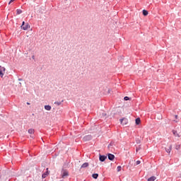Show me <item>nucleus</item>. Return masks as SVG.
Returning <instances> with one entry per match:
<instances>
[{"mask_svg":"<svg viewBox=\"0 0 181 181\" xmlns=\"http://www.w3.org/2000/svg\"><path fill=\"white\" fill-rule=\"evenodd\" d=\"M15 0H11L8 3V4L10 5V4H12V2H13Z\"/></svg>","mask_w":181,"mask_h":181,"instance_id":"nucleus-24","label":"nucleus"},{"mask_svg":"<svg viewBox=\"0 0 181 181\" xmlns=\"http://www.w3.org/2000/svg\"><path fill=\"white\" fill-rule=\"evenodd\" d=\"M90 139H91V138L88 136L83 137V141H84V142H87V141H90Z\"/></svg>","mask_w":181,"mask_h":181,"instance_id":"nucleus-10","label":"nucleus"},{"mask_svg":"<svg viewBox=\"0 0 181 181\" xmlns=\"http://www.w3.org/2000/svg\"><path fill=\"white\" fill-rule=\"evenodd\" d=\"M140 122H141V119L136 118V125H139Z\"/></svg>","mask_w":181,"mask_h":181,"instance_id":"nucleus-13","label":"nucleus"},{"mask_svg":"<svg viewBox=\"0 0 181 181\" xmlns=\"http://www.w3.org/2000/svg\"><path fill=\"white\" fill-rule=\"evenodd\" d=\"M88 166V163H85L81 165V168H87Z\"/></svg>","mask_w":181,"mask_h":181,"instance_id":"nucleus-16","label":"nucleus"},{"mask_svg":"<svg viewBox=\"0 0 181 181\" xmlns=\"http://www.w3.org/2000/svg\"><path fill=\"white\" fill-rule=\"evenodd\" d=\"M27 104H28V105H30V103H27Z\"/></svg>","mask_w":181,"mask_h":181,"instance_id":"nucleus-29","label":"nucleus"},{"mask_svg":"<svg viewBox=\"0 0 181 181\" xmlns=\"http://www.w3.org/2000/svg\"><path fill=\"white\" fill-rule=\"evenodd\" d=\"M5 74V67L0 66V77L3 78Z\"/></svg>","mask_w":181,"mask_h":181,"instance_id":"nucleus-1","label":"nucleus"},{"mask_svg":"<svg viewBox=\"0 0 181 181\" xmlns=\"http://www.w3.org/2000/svg\"><path fill=\"white\" fill-rule=\"evenodd\" d=\"M175 118H177V115H175Z\"/></svg>","mask_w":181,"mask_h":181,"instance_id":"nucleus-31","label":"nucleus"},{"mask_svg":"<svg viewBox=\"0 0 181 181\" xmlns=\"http://www.w3.org/2000/svg\"><path fill=\"white\" fill-rule=\"evenodd\" d=\"M92 177H93V179H97L98 177V174H93Z\"/></svg>","mask_w":181,"mask_h":181,"instance_id":"nucleus-15","label":"nucleus"},{"mask_svg":"<svg viewBox=\"0 0 181 181\" xmlns=\"http://www.w3.org/2000/svg\"><path fill=\"white\" fill-rule=\"evenodd\" d=\"M124 100V101H128L129 100V97L125 96Z\"/></svg>","mask_w":181,"mask_h":181,"instance_id":"nucleus-21","label":"nucleus"},{"mask_svg":"<svg viewBox=\"0 0 181 181\" xmlns=\"http://www.w3.org/2000/svg\"><path fill=\"white\" fill-rule=\"evenodd\" d=\"M29 28H30V25H29L28 23H26L24 26L21 25V29H23V30H28Z\"/></svg>","mask_w":181,"mask_h":181,"instance_id":"nucleus-3","label":"nucleus"},{"mask_svg":"<svg viewBox=\"0 0 181 181\" xmlns=\"http://www.w3.org/2000/svg\"><path fill=\"white\" fill-rule=\"evenodd\" d=\"M156 180V177L153 176L148 179V181H155Z\"/></svg>","mask_w":181,"mask_h":181,"instance_id":"nucleus-12","label":"nucleus"},{"mask_svg":"<svg viewBox=\"0 0 181 181\" xmlns=\"http://www.w3.org/2000/svg\"><path fill=\"white\" fill-rule=\"evenodd\" d=\"M32 59H35V56L34 55L32 56Z\"/></svg>","mask_w":181,"mask_h":181,"instance_id":"nucleus-26","label":"nucleus"},{"mask_svg":"<svg viewBox=\"0 0 181 181\" xmlns=\"http://www.w3.org/2000/svg\"><path fill=\"white\" fill-rule=\"evenodd\" d=\"M45 110H46L47 111H50V110H52V106L50 105H45Z\"/></svg>","mask_w":181,"mask_h":181,"instance_id":"nucleus-8","label":"nucleus"},{"mask_svg":"<svg viewBox=\"0 0 181 181\" xmlns=\"http://www.w3.org/2000/svg\"><path fill=\"white\" fill-rule=\"evenodd\" d=\"M122 169V167H121V166H118L117 168V172H121V170Z\"/></svg>","mask_w":181,"mask_h":181,"instance_id":"nucleus-18","label":"nucleus"},{"mask_svg":"<svg viewBox=\"0 0 181 181\" xmlns=\"http://www.w3.org/2000/svg\"><path fill=\"white\" fill-rule=\"evenodd\" d=\"M18 81H22V78H18Z\"/></svg>","mask_w":181,"mask_h":181,"instance_id":"nucleus-27","label":"nucleus"},{"mask_svg":"<svg viewBox=\"0 0 181 181\" xmlns=\"http://www.w3.org/2000/svg\"><path fill=\"white\" fill-rule=\"evenodd\" d=\"M109 93H111V90H109Z\"/></svg>","mask_w":181,"mask_h":181,"instance_id":"nucleus-32","label":"nucleus"},{"mask_svg":"<svg viewBox=\"0 0 181 181\" xmlns=\"http://www.w3.org/2000/svg\"><path fill=\"white\" fill-rule=\"evenodd\" d=\"M54 104L56 105H62V102H55Z\"/></svg>","mask_w":181,"mask_h":181,"instance_id":"nucleus-20","label":"nucleus"},{"mask_svg":"<svg viewBox=\"0 0 181 181\" xmlns=\"http://www.w3.org/2000/svg\"><path fill=\"white\" fill-rule=\"evenodd\" d=\"M165 151L168 153H170V151H172V146H169L168 148H165Z\"/></svg>","mask_w":181,"mask_h":181,"instance_id":"nucleus-7","label":"nucleus"},{"mask_svg":"<svg viewBox=\"0 0 181 181\" xmlns=\"http://www.w3.org/2000/svg\"><path fill=\"white\" fill-rule=\"evenodd\" d=\"M179 148V146H177V147H176V149H177Z\"/></svg>","mask_w":181,"mask_h":181,"instance_id":"nucleus-30","label":"nucleus"},{"mask_svg":"<svg viewBox=\"0 0 181 181\" xmlns=\"http://www.w3.org/2000/svg\"><path fill=\"white\" fill-rule=\"evenodd\" d=\"M143 15H144V16H147V15H148V11H146V10H143Z\"/></svg>","mask_w":181,"mask_h":181,"instance_id":"nucleus-14","label":"nucleus"},{"mask_svg":"<svg viewBox=\"0 0 181 181\" xmlns=\"http://www.w3.org/2000/svg\"><path fill=\"white\" fill-rule=\"evenodd\" d=\"M108 159L109 160H114V159H115V156H114V154L109 153Z\"/></svg>","mask_w":181,"mask_h":181,"instance_id":"nucleus-4","label":"nucleus"},{"mask_svg":"<svg viewBox=\"0 0 181 181\" xmlns=\"http://www.w3.org/2000/svg\"><path fill=\"white\" fill-rule=\"evenodd\" d=\"M24 25H25V21H23L21 26H24Z\"/></svg>","mask_w":181,"mask_h":181,"instance_id":"nucleus-25","label":"nucleus"},{"mask_svg":"<svg viewBox=\"0 0 181 181\" xmlns=\"http://www.w3.org/2000/svg\"><path fill=\"white\" fill-rule=\"evenodd\" d=\"M16 12H17V15H21V13H22V10L17 9Z\"/></svg>","mask_w":181,"mask_h":181,"instance_id":"nucleus-17","label":"nucleus"},{"mask_svg":"<svg viewBox=\"0 0 181 181\" xmlns=\"http://www.w3.org/2000/svg\"><path fill=\"white\" fill-rule=\"evenodd\" d=\"M173 132L174 135H177V131H173Z\"/></svg>","mask_w":181,"mask_h":181,"instance_id":"nucleus-23","label":"nucleus"},{"mask_svg":"<svg viewBox=\"0 0 181 181\" xmlns=\"http://www.w3.org/2000/svg\"><path fill=\"white\" fill-rule=\"evenodd\" d=\"M102 117H103V118L107 117V113L102 112Z\"/></svg>","mask_w":181,"mask_h":181,"instance_id":"nucleus-19","label":"nucleus"},{"mask_svg":"<svg viewBox=\"0 0 181 181\" xmlns=\"http://www.w3.org/2000/svg\"><path fill=\"white\" fill-rule=\"evenodd\" d=\"M105 159H107V156L101 155L99 156V160H100V162H104Z\"/></svg>","mask_w":181,"mask_h":181,"instance_id":"nucleus-5","label":"nucleus"},{"mask_svg":"<svg viewBox=\"0 0 181 181\" xmlns=\"http://www.w3.org/2000/svg\"><path fill=\"white\" fill-rule=\"evenodd\" d=\"M28 134H30V135H32L33 134H35V129H28Z\"/></svg>","mask_w":181,"mask_h":181,"instance_id":"nucleus-11","label":"nucleus"},{"mask_svg":"<svg viewBox=\"0 0 181 181\" xmlns=\"http://www.w3.org/2000/svg\"><path fill=\"white\" fill-rule=\"evenodd\" d=\"M127 119H120V122H121V124H123V125H125L127 124Z\"/></svg>","mask_w":181,"mask_h":181,"instance_id":"nucleus-9","label":"nucleus"},{"mask_svg":"<svg viewBox=\"0 0 181 181\" xmlns=\"http://www.w3.org/2000/svg\"><path fill=\"white\" fill-rule=\"evenodd\" d=\"M62 177H66V176H69V171H67V170H62Z\"/></svg>","mask_w":181,"mask_h":181,"instance_id":"nucleus-2","label":"nucleus"},{"mask_svg":"<svg viewBox=\"0 0 181 181\" xmlns=\"http://www.w3.org/2000/svg\"><path fill=\"white\" fill-rule=\"evenodd\" d=\"M18 86L21 87V86H22V83H19Z\"/></svg>","mask_w":181,"mask_h":181,"instance_id":"nucleus-28","label":"nucleus"},{"mask_svg":"<svg viewBox=\"0 0 181 181\" xmlns=\"http://www.w3.org/2000/svg\"><path fill=\"white\" fill-rule=\"evenodd\" d=\"M49 170L44 173L42 175V179H46V177H47V176H49Z\"/></svg>","mask_w":181,"mask_h":181,"instance_id":"nucleus-6","label":"nucleus"},{"mask_svg":"<svg viewBox=\"0 0 181 181\" xmlns=\"http://www.w3.org/2000/svg\"><path fill=\"white\" fill-rule=\"evenodd\" d=\"M136 165H140V164H141V161H140V160H137V161L136 162Z\"/></svg>","mask_w":181,"mask_h":181,"instance_id":"nucleus-22","label":"nucleus"}]
</instances>
